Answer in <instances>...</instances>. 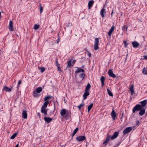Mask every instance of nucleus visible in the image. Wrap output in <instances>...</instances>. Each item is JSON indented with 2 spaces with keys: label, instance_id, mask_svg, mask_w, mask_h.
Here are the masks:
<instances>
[{
  "label": "nucleus",
  "instance_id": "obj_12",
  "mask_svg": "<svg viewBox=\"0 0 147 147\" xmlns=\"http://www.w3.org/2000/svg\"><path fill=\"white\" fill-rule=\"evenodd\" d=\"M89 92L85 91L84 92L83 95V100L86 99L87 96L89 95Z\"/></svg>",
  "mask_w": 147,
  "mask_h": 147
},
{
  "label": "nucleus",
  "instance_id": "obj_25",
  "mask_svg": "<svg viewBox=\"0 0 147 147\" xmlns=\"http://www.w3.org/2000/svg\"><path fill=\"white\" fill-rule=\"evenodd\" d=\"M105 79V78L104 76H102L100 78V80L101 82V86L102 87H103L104 85Z\"/></svg>",
  "mask_w": 147,
  "mask_h": 147
},
{
  "label": "nucleus",
  "instance_id": "obj_22",
  "mask_svg": "<svg viewBox=\"0 0 147 147\" xmlns=\"http://www.w3.org/2000/svg\"><path fill=\"white\" fill-rule=\"evenodd\" d=\"M91 85L90 84L88 83L86 87L85 88V91H87L89 92L90 91V89L91 88Z\"/></svg>",
  "mask_w": 147,
  "mask_h": 147
},
{
  "label": "nucleus",
  "instance_id": "obj_16",
  "mask_svg": "<svg viewBox=\"0 0 147 147\" xmlns=\"http://www.w3.org/2000/svg\"><path fill=\"white\" fill-rule=\"evenodd\" d=\"M119 135V132L117 131L115 132L113 136L111 137V139H113L117 138Z\"/></svg>",
  "mask_w": 147,
  "mask_h": 147
},
{
  "label": "nucleus",
  "instance_id": "obj_11",
  "mask_svg": "<svg viewBox=\"0 0 147 147\" xmlns=\"http://www.w3.org/2000/svg\"><path fill=\"white\" fill-rule=\"evenodd\" d=\"M132 43L133 47L135 48H137L140 45L139 43L136 41H133Z\"/></svg>",
  "mask_w": 147,
  "mask_h": 147
},
{
  "label": "nucleus",
  "instance_id": "obj_13",
  "mask_svg": "<svg viewBox=\"0 0 147 147\" xmlns=\"http://www.w3.org/2000/svg\"><path fill=\"white\" fill-rule=\"evenodd\" d=\"M67 65L65 69L66 70L67 69L68 67H71L74 66V64H71V59L69 61H67Z\"/></svg>",
  "mask_w": 147,
  "mask_h": 147
},
{
  "label": "nucleus",
  "instance_id": "obj_26",
  "mask_svg": "<svg viewBox=\"0 0 147 147\" xmlns=\"http://www.w3.org/2000/svg\"><path fill=\"white\" fill-rule=\"evenodd\" d=\"M33 94H32L34 97H38L40 96L39 94H38V93L35 90H34L33 92Z\"/></svg>",
  "mask_w": 147,
  "mask_h": 147
},
{
  "label": "nucleus",
  "instance_id": "obj_45",
  "mask_svg": "<svg viewBox=\"0 0 147 147\" xmlns=\"http://www.w3.org/2000/svg\"><path fill=\"white\" fill-rule=\"evenodd\" d=\"M40 72L41 73H42L43 72H44V71H45V68H44L43 67H42L40 68Z\"/></svg>",
  "mask_w": 147,
  "mask_h": 147
},
{
  "label": "nucleus",
  "instance_id": "obj_58",
  "mask_svg": "<svg viewBox=\"0 0 147 147\" xmlns=\"http://www.w3.org/2000/svg\"><path fill=\"white\" fill-rule=\"evenodd\" d=\"M84 50L87 52V49L86 48H85V49H84Z\"/></svg>",
  "mask_w": 147,
  "mask_h": 147
},
{
  "label": "nucleus",
  "instance_id": "obj_23",
  "mask_svg": "<svg viewBox=\"0 0 147 147\" xmlns=\"http://www.w3.org/2000/svg\"><path fill=\"white\" fill-rule=\"evenodd\" d=\"M110 138H111L110 136H108L107 135V136L106 138V139L103 142V144H105L107 143L108 142H109L110 140Z\"/></svg>",
  "mask_w": 147,
  "mask_h": 147
},
{
  "label": "nucleus",
  "instance_id": "obj_44",
  "mask_svg": "<svg viewBox=\"0 0 147 147\" xmlns=\"http://www.w3.org/2000/svg\"><path fill=\"white\" fill-rule=\"evenodd\" d=\"M21 83H22V81L20 80H19L18 83V85H17V87L18 88H19V86Z\"/></svg>",
  "mask_w": 147,
  "mask_h": 147
},
{
  "label": "nucleus",
  "instance_id": "obj_52",
  "mask_svg": "<svg viewBox=\"0 0 147 147\" xmlns=\"http://www.w3.org/2000/svg\"><path fill=\"white\" fill-rule=\"evenodd\" d=\"M60 40V39L59 38H58V39L57 40V43H58L59 42Z\"/></svg>",
  "mask_w": 147,
  "mask_h": 147
},
{
  "label": "nucleus",
  "instance_id": "obj_32",
  "mask_svg": "<svg viewBox=\"0 0 147 147\" xmlns=\"http://www.w3.org/2000/svg\"><path fill=\"white\" fill-rule=\"evenodd\" d=\"M39 7L38 9L40 11V13H41L43 11V7H42V4L41 3H40L39 5Z\"/></svg>",
  "mask_w": 147,
  "mask_h": 147
},
{
  "label": "nucleus",
  "instance_id": "obj_54",
  "mask_svg": "<svg viewBox=\"0 0 147 147\" xmlns=\"http://www.w3.org/2000/svg\"><path fill=\"white\" fill-rule=\"evenodd\" d=\"M70 23H69L68 24L66 25V27H68L69 26Z\"/></svg>",
  "mask_w": 147,
  "mask_h": 147
},
{
  "label": "nucleus",
  "instance_id": "obj_27",
  "mask_svg": "<svg viewBox=\"0 0 147 147\" xmlns=\"http://www.w3.org/2000/svg\"><path fill=\"white\" fill-rule=\"evenodd\" d=\"M129 90L131 92V95H132L134 92V85L133 84L131 85V87H130Z\"/></svg>",
  "mask_w": 147,
  "mask_h": 147
},
{
  "label": "nucleus",
  "instance_id": "obj_10",
  "mask_svg": "<svg viewBox=\"0 0 147 147\" xmlns=\"http://www.w3.org/2000/svg\"><path fill=\"white\" fill-rule=\"evenodd\" d=\"M115 29V27L114 24L111 27V28L109 30V32H108V35L110 37L111 36V34L114 31Z\"/></svg>",
  "mask_w": 147,
  "mask_h": 147
},
{
  "label": "nucleus",
  "instance_id": "obj_48",
  "mask_svg": "<svg viewBox=\"0 0 147 147\" xmlns=\"http://www.w3.org/2000/svg\"><path fill=\"white\" fill-rule=\"evenodd\" d=\"M113 11L112 9V12H111V16L112 17V16H113Z\"/></svg>",
  "mask_w": 147,
  "mask_h": 147
},
{
  "label": "nucleus",
  "instance_id": "obj_6",
  "mask_svg": "<svg viewBox=\"0 0 147 147\" xmlns=\"http://www.w3.org/2000/svg\"><path fill=\"white\" fill-rule=\"evenodd\" d=\"M111 117L113 120H115L116 117V113L115 111L114 108H113L112 109V111L111 114Z\"/></svg>",
  "mask_w": 147,
  "mask_h": 147
},
{
  "label": "nucleus",
  "instance_id": "obj_28",
  "mask_svg": "<svg viewBox=\"0 0 147 147\" xmlns=\"http://www.w3.org/2000/svg\"><path fill=\"white\" fill-rule=\"evenodd\" d=\"M85 76L86 74L84 72L80 74L79 77L82 79V80H83L84 79Z\"/></svg>",
  "mask_w": 147,
  "mask_h": 147
},
{
  "label": "nucleus",
  "instance_id": "obj_50",
  "mask_svg": "<svg viewBox=\"0 0 147 147\" xmlns=\"http://www.w3.org/2000/svg\"><path fill=\"white\" fill-rule=\"evenodd\" d=\"M75 134H74V133H73L72 134H71V136L72 137H73Z\"/></svg>",
  "mask_w": 147,
  "mask_h": 147
},
{
  "label": "nucleus",
  "instance_id": "obj_14",
  "mask_svg": "<svg viewBox=\"0 0 147 147\" xmlns=\"http://www.w3.org/2000/svg\"><path fill=\"white\" fill-rule=\"evenodd\" d=\"M22 117L24 119H25L27 117V112L26 110H24L22 113Z\"/></svg>",
  "mask_w": 147,
  "mask_h": 147
},
{
  "label": "nucleus",
  "instance_id": "obj_29",
  "mask_svg": "<svg viewBox=\"0 0 147 147\" xmlns=\"http://www.w3.org/2000/svg\"><path fill=\"white\" fill-rule=\"evenodd\" d=\"M42 90V88L41 87H39L37 88H36L35 90L37 92L39 93Z\"/></svg>",
  "mask_w": 147,
  "mask_h": 147
},
{
  "label": "nucleus",
  "instance_id": "obj_56",
  "mask_svg": "<svg viewBox=\"0 0 147 147\" xmlns=\"http://www.w3.org/2000/svg\"><path fill=\"white\" fill-rule=\"evenodd\" d=\"M66 145V144L63 145L61 146V147H65Z\"/></svg>",
  "mask_w": 147,
  "mask_h": 147
},
{
  "label": "nucleus",
  "instance_id": "obj_43",
  "mask_svg": "<svg viewBox=\"0 0 147 147\" xmlns=\"http://www.w3.org/2000/svg\"><path fill=\"white\" fill-rule=\"evenodd\" d=\"M124 47L125 48H127V46L128 45V43H127L126 41H124Z\"/></svg>",
  "mask_w": 147,
  "mask_h": 147
},
{
  "label": "nucleus",
  "instance_id": "obj_51",
  "mask_svg": "<svg viewBox=\"0 0 147 147\" xmlns=\"http://www.w3.org/2000/svg\"><path fill=\"white\" fill-rule=\"evenodd\" d=\"M76 61V60H73L72 61V63L73 64H74V63H75Z\"/></svg>",
  "mask_w": 147,
  "mask_h": 147
},
{
  "label": "nucleus",
  "instance_id": "obj_19",
  "mask_svg": "<svg viewBox=\"0 0 147 147\" xmlns=\"http://www.w3.org/2000/svg\"><path fill=\"white\" fill-rule=\"evenodd\" d=\"M3 90H5L7 92H10L11 90V88H9L7 86H5L3 87Z\"/></svg>",
  "mask_w": 147,
  "mask_h": 147
},
{
  "label": "nucleus",
  "instance_id": "obj_38",
  "mask_svg": "<svg viewBox=\"0 0 147 147\" xmlns=\"http://www.w3.org/2000/svg\"><path fill=\"white\" fill-rule=\"evenodd\" d=\"M17 134V133H14L11 137V139H13L16 137Z\"/></svg>",
  "mask_w": 147,
  "mask_h": 147
},
{
  "label": "nucleus",
  "instance_id": "obj_21",
  "mask_svg": "<svg viewBox=\"0 0 147 147\" xmlns=\"http://www.w3.org/2000/svg\"><path fill=\"white\" fill-rule=\"evenodd\" d=\"M140 103L141 104L142 107H144L146 106L147 104V100H145L141 101Z\"/></svg>",
  "mask_w": 147,
  "mask_h": 147
},
{
  "label": "nucleus",
  "instance_id": "obj_20",
  "mask_svg": "<svg viewBox=\"0 0 147 147\" xmlns=\"http://www.w3.org/2000/svg\"><path fill=\"white\" fill-rule=\"evenodd\" d=\"M140 111L139 112V114L140 116H142L145 113V110L144 108H142Z\"/></svg>",
  "mask_w": 147,
  "mask_h": 147
},
{
  "label": "nucleus",
  "instance_id": "obj_34",
  "mask_svg": "<svg viewBox=\"0 0 147 147\" xmlns=\"http://www.w3.org/2000/svg\"><path fill=\"white\" fill-rule=\"evenodd\" d=\"M93 104L92 103L88 107V112H89L91 109L93 107Z\"/></svg>",
  "mask_w": 147,
  "mask_h": 147
},
{
  "label": "nucleus",
  "instance_id": "obj_46",
  "mask_svg": "<svg viewBox=\"0 0 147 147\" xmlns=\"http://www.w3.org/2000/svg\"><path fill=\"white\" fill-rule=\"evenodd\" d=\"M87 52L88 53L87 55L89 57H90L91 56V54L88 51H87Z\"/></svg>",
  "mask_w": 147,
  "mask_h": 147
},
{
  "label": "nucleus",
  "instance_id": "obj_61",
  "mask_svg": "<svg viewBox=\"0 0 147 147\" xmlns=\"http://www.w3.org/2000/svg\"><path fill=\"white\" fill-rule=\"evenodd\" d=\"M73 137H72V138H71V140H72V139H73Z\"/></svg>",
  "mask_w": 147,
  "mask_h": 147
},
{
  "label": "nucleus",
  "instance_id": "obj_40",
  "mask_svg": "<svg viewBox=\"0 0 147 147\" xmlns=\"http://www.w3.org/2000/svg\"><path fill=\"white\" fill-rule=\"evenodd\" d=\"M56 66L57 67V69L58 71L60 72L62 71V70H61V68L60 67V66L59 65H57Z\"/></svg>",
  "mask_w": 147,
  "mask_h": 147
},
{
  "label": "nucleus",
  "instance_id": "obj_63",
  "mask_svg": "<svg viewBox=\"0 0 147 147\" xmlns=\"http://www.w3.org/2000/svg\"><path fill=\"white\" fill-rule=\"evenodd\" d=\"M84 66H82V67H84Z\"/></svg>",
  "mask_w": 147,
  "mask_h": 147
},
{
  "label": "nucleus",
  "instance_id": "obj_57",
  "mask_svg": "<svg viewBox=\"0 0 147 147\" xmlns=\"http://www.w3.org/2000/svg\"><path fill=\"white\" fill-rule=\"evenodd\" d=\"M15 147H19V144H17L15 146Z\"/></svg>",
  "mask_w": 147,
  "mask_h": 147
},
{
  "label": "nucleus",
  "instance_id": "obj_1",
  "mask_svg": "<svg viewBox=\"0 0 147 147\" xmlns=\"http://www.w3.org/2000/svg\"><path fill=\"white\" fill-rule=\"evenodd\" d=\"M99 39L98 38H96L94 39V49L97 50L99 49L98 47Z\"/></svg>",
  "mask_w": 147,
  "mask_h": 147
},
{
  "label": "nucleus",
  "instance_id": "obj_59",
  "mask_svg": "<svg viewBox=\"0 0 147 147\" xmlns=\"http://www.w3.org/2000/svg\"><path fill=\"white\" fill-rule=\"evenodd\" d=\"M78 82V83H80L82 82L81 81H80V82Z\"/></svg>",
  "mask_w": 147,
  "mask_h": 147
},
{
  "label": "nucleus",
  "instance_id": "obj_2",
  "mask_svg": "<svg viewBox=\"0 0 147 147\" xmlns=\"http://www.w3.org/2000/svg\"><path fill=\"white\" fill-rule=\"evenodd\" d=\"M142 107L140 105H137L134 107L133 109V113H135L136 111H139L142 109Z\"/></svg>",
  "mask_w": 147,
  "mask_h": 147
},
{
  "label": "nucleus",
  "instance_id": "obj_17",
  "mask_svg": "<svg viewBox=\"0 0 147 147\" xmlns=\"http://www.w3.org/2000/svg\"><path fill=\"white\" fill-rule=\"evenodd\" d=\"M67 111L64 109H63L61 110L60 114L61 116H63L66 114Z\"/></svg>",
  "mask_w": 147,
  "mask_h": 147
},
{
  "label": "nucleus",
  "instance_id": "obj_7",
  "mask_svg": "<svg viewBox=\"0 0 147 147\" xmlns=\"http://www.w3.org/2000/svg\"><path fill=\"white\" fill-rule=\"evenodd\" d=\"M13 23L11 21H10L9 22L8 28L10 31H13L14 30L13 28Z\"/></svg>",
  "mask_w": 147,
  "mask_h": 147
},
{
  "label": "nucleus",
  "instance_id": "obj_47",
  "mask_svg": "<svg viewBox=\"0 0 147 147\" xmlns=\"http://www.w3.org/2000/svg\"><path fill=\"white\" fill-rule=\"evenodd\" d=\"M55 63L56 64V66L59 65L58 62V59H57L55 60Z\"/></svg>",
  "mask_w": 147,
  "mask_h": 147
},
{
  "label": "nucleus",
  "instance_id": "obj_30",
  "mask_svg": "<svg viewBox=\"0 0 147 147\" xmlns=\"http://www.w3.org/2000/svg\"><path fill=\"white\" fill-rule=\"evenodd\" d=\"M49 103V101H45V102L43 104L42 107L46 108Z\"/></svg>",
  "mask_w": 147,
  "mask_h": 147
},
{
  "label": "nucleus",
  "instance_id": "obj_39",
  "mask_svg": "<svg viewBox=\"0 0 147 147\" xmlns=\"http://www.w3.org/2000/svg\"><path fill=\"white\" fill-rule=\"evenodd\" d=\"M142 72L144 74L147 75V69L146 68L144 67L143 69Z\"/></svg>",
  "mask_w": 147,
  "mask_h": 147
},
{
  "label": "nucleus",
  "instance_id": "obj_18",
  "mask_svg": "<svg viewBox=\"0 0 147 147\" xmlns=\"http://www.w3.org/2000/svg\"><path fill=\"white\" fill-rule=\"evenodd\" d=\"M66 114H65V117L67 119L70 118L71 117V112L70 111H69L68 110L67 111Z\"/></svg>",
  "mask_w": 147,
  "mask_h": 147
},
{
  "label": "nucleus",
  "instance_id": "obj_62",
  "mask_svg": "<svg viewBox=\"0 0 147 147\" xmlns=\"http://www.w3.org/2000/svg\"><path fill=\"white\" fill-rule=\"evenodd\" d=\"M122 15V13L121 12V15Z\"/></svg>",
  "mask_w": 147,
  "mask_h": 147
},
{
  "label": "nucleus",
  "instance_id": "obj_24",
  "mask_svg": "<svg viewBox=\"0 0 147 147\" xmlns=\"http://www.w3.org/2000/svg\"><path fill=\"white\" fill-rule=\"evenodd\" d=\"M94 1L93 0L90 1L88 3V9L90 8L92 6Z\"/></svg>",
  "mask_w": 147,
  "mask_h": 147
},
{
  "label": "nucleus",
  "instance_id": "obj_15",
  "mask_svg": "<svg viewBox=\"0 0 147 147\" xmlns=\"http://www.w3.org/2000/svg\"><path fill=\"white\" fill-rule=\"evenodd\" d=\"M44 119L47 123H49L52 120V118L45 116L44 117Z\"/></svg>",
  "mask_w": 147,
  "mask_h": 147
},
{
  "label": "nucleus",
  "instance_id": "obj_8",
  "mask_svg": "<svg viewBox=\"0 0 147 147\" xmlns=\"http://www.w3.org/2000/svg\"><path fill=\"white\" fill-rule=\"evenodd\" d=\"M108 73L110 76L113 78H115L116 77V75L113 73L111 69H110L109 70Z\"/></svg>",
  "mask_w": 147,
  "mask_h": 147
},
{
  "label": "nucleus",
  "instance_id": "obj_33",
  "mask_svg": "<svg viewBox=\"0 0 147 147\" xmlns=\"http://www.w3.org/2000/svg\"><path fill=\"white\" fill-rule=\"evenodd\" d=\"M47 109H45V108L42 107L41 112L42 113H45L46 112H47Z\"/></svg>",
  "mask_w": 147,
  "mask_h": 147
},
{
  "label": "nucleus",
  "instance_id": "obj_5",
  "mask_svg": "<svg viewBox=\"0 0 147 147\" xmlns=\"http://www.w3.org/2000/svg\"><path fill=\"white\" fill-rule=\"evenodd\" d=\"M84 70L82 68H78L76 71H75V76H76L78 73L80 72L84 73Z\"/></svg>",
  "mask_w": 147,
  "mask_h": 147
},
{
  "label": "nucleus",
  "instance_id": "obj_49",
  "mask_svg": "<svg viewBox=\"0 0 147 147\" xmlns=\"http://www.w3.org/2000/svg\"><path fill=\"white\" fill-rule=\"evenodd\" d=\"M144 59L146 60H147V55H145L144 56Z\"/></svg>",
  "mask_w": 147,
  "mask_h": 147
},
{
  "label": "nucleus",
  "instance_id": "obj_42",
  "mask_svg": "<svg viewBox=\"0 0 147 147\" xmlns=\"http://www.w3.org/2000/svg\"><path fill=\"white\" fill-rule=\"evenodd\" d=\"M78 130V127L76 128L74 131L73 133L76 134Z\"/></svg>",
  "mask_w": 147,
  "mask_h": 147
},
{
  "label": "nucleus",
  "instance_id": "obj_37",
  "mask_svg": "<svg viewBox=\"0 0 147 147\" xmlns=\"http://www.w3.org/2000/svg\"><path fill=\"white\" fill-rule=\"evenodd\" d=\"M39 27V25L36 24H35L34 25L33 28L35 30H36L38 29Z\"/></svg>",
  "mask_w": 147,
  "mask_h": 147
},
{
  "label": "nucleus",
  "instance_id": "obj_9",
  "mask_svg": "<svg viewBox=\"0 0 147 147\" xmlns=\"http://www.w3.org/2000/svg\"><path fill=\"white\" fill-rule=\"evenodd\" d=\"M106 13L105 9L103 8L100 11V15L103 18H104L105 17V16L104 14H105Z\"/></svg>",
  "mask_w": 147,
  "mask_h": 147
},
{
  "label": "nucleus",
  "instance_id": "obj_4",
  "mask_svg": "<svg viewBox=\"0 0 147 147\" xmlns=\"http://www.w3.org/2000/svg\"><path fill=\"white\" fill-rule=\"evenodd\" d=\"M131 130L132 127H127L123 131V134L124 135H125L129 132Z\"/></svg>",
  "mask_w": 147,
  "mask_h": 147
},
{
  "label": "nucleus",
  "instance_id": "obj_31",
  "mask_svg": "<svg viewBox=\"0 0 147 147\" xmlns=\"http://www.w3.org/2000/svg\"><path fill=\"white\" fill-rule=\"evenodd\" d=\"M52 96L50 95L46 96L44 98V100L45 101H48L47 100L49 99Z\"/></svg>",
  "mask_w": 147,
  "mask_h": 147
},
{
  "label": "nucleus",
  "instance_id": "obj_3",
  "mask_svg": "<svg viewBox=\"0 0 147 147\" xmlns=\"http://www.w3.org/2000/svg\"><path fill=\"white\" fill-rule=\"evenodd\" d=\"M86 139V137L84 136H80L76 138V140L79 142H82Z\"/></svg>",
  "mask_w": 147,
  "mask_h": 147
},
{
  "label": "nucleus",
  "instance_id": "obj_35",
  "mask_svg": "<svg viewBox=\"0 0 147 147\" xmlns=\"http://www.w3.org/2000/svg\"><path fill=\"white\" fill-rule=\"evenodd\" d=\"M107 90L108 92L109 95L110 96H113V94L110 91L109 88L107 89Z\"/></svg>",
  "mask_w": 147,
  "mask_h": 147
},
{
  "label": "nucleus",
  "instance_id": "obj_53",
  "mask_svg": "<svg viewBox=\"0 0 147 147\" xmlns=\"http://www.w3.org/2000/svg\"><path fill=\"white\" fill-rule=\"evenodd\" d=\"M38 116L39 117V118H40V116H41V115H40V113H38Z\"/></svg>",
  "mask_w": 147,
  "mask_h": 147
},
{
  "label": "nucleus",
  "instance_id": "obj_55",
  "mask_svg": "<svg viewBox=\"0 0 147 147\" xmlns=\"http://www.w3.org/2000/svg\"><path fill=\"white\" fill-rule=\"evenodd\" d=\"M47 112H46L45 113H43L45 115H47Z\"/></svg>",
  "mask_w": 147,
  "mask_h": 147
},
{
  "label": "nucleus",
  "instance_id": "obj_60",
  "mask_svg": "<svg viewBox=\"0 0 147 147\" xmlns=\"http://www.w3.org/2000/svg\"><path fill=\"white\" fill-rule=\"evenodd\" d=\"M138 123H139V121H138L137 122V125H138V124H137Z\"/></svg>",
  "mask_w": 147,
  "mask_h": 147
},
{
  "label": "nucleus",
  "instance_id": "obj_64",
  "mask_svg": "<svg viewBox=\"0 0 147 147\" xmlns=\"http://www.w3.org/2000/svg\"><path fill=\"white\" fill-rule=\"evenodd\" d=\"M146 140H147V138H146Z\"/></svg>",
  "mask_w": 147,
  "mask_h": 147
},
{
  "label": "nucleus",
  "instance_id": "obj_36",
  "mask_svg": "<svg viewBox=\"0 0 147 147\" xmlns=\"http://www.w3.org/2000/svg\"><path fill=\"white\" fill-rule=\"evenodd\" d=\"M84 102H83L80 105L78 106V109L80 110L81 109V107L84 106Z\"/></svg>",
  "mask_w": 147,
  "mask_h": 147
},
{
  "label": "nucleus",
  "instance_id": "obj_41",
  "mask_svg": "<svg viewBox=\"0 0 147 147\" xmlns=\"http://www.w3.org/2000/svg\"><path fill=\"white\" fill-rule=\"evenodd\" d=\"M127 26L126 25L122 27V29L123 30H127Z\"/></svg>",
  "mask_w": 147,
  "mask_h": 147
}]
</instances>
